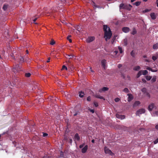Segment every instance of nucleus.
Instances as JSON below:
<instances>
[{
	"mask_svg": "<svg viewBox=\"0 0 158 158\" xmlns=\"http://www.w3.org/2000/svg\"><path fill=\"white\" fill-rule=\"evenodd\" d=\"M103 30L105 33L104 37L106 40L107 41L110 39L112 34L110 28L106 25L103 26Z\"/></svg>",
	"mask_w": 158,
	"mask_h": 158,
	"instance_id": "nucleus-1",
	"label": "nucleus"
},
{
	"mask_svg": "<svg viewBox=\"0 0 158 158\" xmlns=\"http://www.w3.org/2000/svg\"><path fill=\"white\" fill-rule=\"evenodd\" d=\"M145 112V109L142 108L138 110L136 112V115L139 116L140 114L144 113Z\"/></svg>",
	"mask_w": 158,
	"mask_h": 158,
	"instance_id": "nucleus-2",
	"label": "nucleus"
},
{
	"mask_svg": "<svg viewBox=\"0 0 158 158\" xmlns=\"http://www.w3.org/2000/svg\"><path fill=\"white\" fill-rule=\"evenodd\" d=\"M20 67L18 65H16L13 68V71L15 73H17L20 70Z\"/></svg>",
	"mask_w": 158,
	"mask_h": 158,
	"instance_id": "nucleus-3",
	"label": "nucleus"
},
{
	"mask_svg": "<svg viewBox=\"0 0 158 158\" xmlns=\"http://www.w3.org/2000/svg\"><path fill=\"white\" fill-rule=\"evenodd\" d=\"M95 39V38L94 36H89L87 39L86 41L88 43H90L94 40Z\"/></svg>",
	"mask_w": 158,
	"mask_h": 158,
	"instance_id": "nucleus-4",
	"label": "nucleus"
},
{
	"mask_svg": "<svg viewBox=\"0 0 158 158\" xmlns=\"http://www.w3.org/2000/svg\"><path fill=\"white\" fill-rule=\"evenodd\" d=\"M104 151L106 153L110 155H112L113 154L111 151L106 147H105L104 148Z\"/></svg>",
	"mask_w": 158,
	"mask_h": 158,
	"instance_id": "nucleus-5",
	"label": "nucleus"
},
{
	"mask_svg": "<svg viewBox=\"0 0 158 158\" xmlns=\"http://www.w3.org/2000/svg\"><path fill=\"white\" fill-rule=\"evenodd\" d=\"M155 106L153 103H151L149 105L148 107V110L149 111H151L152 109L154 108Z\"/></svg>",
	"mask_w": 158,
	"mask_h": 158,
	"instance_id": "nucleus-6",
	"label": "nucleus"
},
{
	"mask_svg": "<svg viewBox=\"0 0 158 158\" xmlns=\"http://www.w3.org/2000/svg\"><path fill=\"white\" fill-rule=\"evenodd\" d=\"M128 96V97L127 98V100L128 102H130L131 101L133 98V97L132 95L130 94H127Z\"/></svg>",
	"mask_w": 158,
	"mask_h": 158,
	"instance_id": "nucleus-7",
	"label": "nucleus"
},
{
	"mask_svg": "<svg viewBox=\"0 0 158 158\" xmlns=\"http://www.w3.org/2000/svg\"><path fill=\"white\" fill-rule=\"evenodd\" d=\"M101 64L102 66L104 69L106 68V62L105 60H103L101 61Z\"/></svg>",
	"mask_w": 158,
	"mask_h": 158,
	"instance_id": "nucleus-8",
	"label": "nucleus"
},
{
	"mask_svg": "<svg viewBox=\"0 0 158 158\" xmlns=\"http://www.w3.org/2000/svg\"><path fill=\"white\" fill-rule=\"evenodd\" d=\"M109 89L107 87H103L102 89H100L99 92L100 93H102V92L108 90Z\"/></svg>",
	"mask_w": 158,
	"mask_h": 158,
	"instance_id": "nucleus-9",
	"label": "nucleus"
},
{
	"mask_svg": "<svg viewBox=\"0 0 158 158\" xmlns=\"http://www.w3.org/2000/svg\"><path fill=\"white\" fill-rule=\"evenodd\" d=\"M119 9H128L127 7L126 6H125L123 3H121L119 5Z\"/></svg>",
	"mask_w": 158,
	"mask_h": 158,
	"instance_id": "nucleus-10",
	"label": "nucleus"
},
{
	"mask_svg": "<svg viewBox=\"0 0 158 158\" xmlns=\"http://www.w3.org/2000/svg\"><path fill=\"white\" fill-rule=\"evenodd\" d=\"M116 116L117 118L121 119H124L125 117L124 115H120L118 114H116Z\"/></svg>",
	"mask_w": 158,
	"mask_h": 158,
	"instance_id": "nucleus-11",
	"label": "nucleus"
},
{
	"mask_svg": "<svg viewBox=\"0 0 158 158\" xmlns=\"http://www.w3.org/2000/svg\"><path fill=\"white\" fill-rule=\"evenodd\" d=\"M122 30L125 33H127L129 31V28L128 27H124L122 28Z\"/></svg>",
	"mask_w": 158,
	"mask_h": 158,
	"instance_id": "nucleus-12",
	"label": "nucleus"
},
{
	"mask_svg": "<svg viewBox=\"0 0 158 158\" xmlns=\"http://www.w3.org/2000/svg\"><path fill=\"white\" fill-rule=\"evenodd\" d=\"M88 146L86 145L83 148H82L81 150V152L83 153H85L86 152Z\"/></svg>",
	"mask_w": 158,
	"mask_h": 158,
	"instance_id": "nucleus-13",
	"label": "nucleus"
},
{
	"mask_svg": "<svg viewBox=\"0 0 158 158\" xmlns=\"http://www.w3.org/2000/svg\"><path fill=\"white\" fill-rule=\"evenodd\" d=\"M140 102H139V101H135L134 102V104L133 105V108H134V107H136V106H138L140 104Z\"/></svg>",
	"mask_w": 158,
	"mask_h": 158,
	"instance_id": "nucleus-14",
	"label": "nucleus"
},
{
	"mask_svg": "<svg viewBox=\"0 0 158 158\" xmlns=\"http://www.w3.org/2000/svg\"><path fill=\"white\" fill-rule=\"evenodd\" d=\"M150 15L152 19H156V16L154 13H151Z\"/></svg>",
	"mask_w": 158,
	"mask_h": 158,
	"instance_id": "nucleus-15",
	"label": "nucleus"
},
{
	"mask_svg": "<svg viewBox=\"0 0 158 158\" xmlns=\"http://www.w3.org/2000/svg\"><path fill=\"white\" fill-rule=\"evenodd\" d=\"M80 137L77 133H76L74 136V139L75 140L78 141L80 140Z\"/></svg>",
	"mask_w": 158,
	"mask_h": 158,
	"instance_id": "nucleus-16",
	"label": "nucleus"
},
{
	"mask_svg": "<svg viewBox=\"0 0 158 158\" xmlns=\"http://www.w3.org/2000/svg\"><path fill=\"white\" fill-rule=\"evenodd\" d=\"M141 69L140 67L139 66H137L135 67L134 69L133 70L135 71H138Z\"/></svg>",
	"mask_w": 158,
	"mask_h": 158,
	"instance_id": "nucleus-17",
	"label": "nucleus"
},
{
	"mask_svg": "<svg viewBox=\"0 0 158 158\" xmlns=\"http://www.w3.org/2000/svg\"><path fill=\"white\" fill-rule=\"evenodd\" d=\"M152 115L153 116H158V111H156L154 112L152 114Z\"/></svg>",
	"mask_w": 158,
	"mask_h": 158,
	"instance_id": "nucleus-18",
	"label": "nucleus"
},
{
	"mask_svg": "<svg viewBox=\"0 0 158 158\" xmlns=\"http://www.w3.org/2000/svg\"><path fill=\"white\" fill-rule=\"evenodd\" d=\"M95 97L97 98L103 99L104 100H105V99L102 96H100L99 95H95Z\"/></svg>",
	"mask_w": 158,
	"mask_h": 158,
	"instance_id": "nucleus-19",
	"label": "nucleus"
},
{
	"mask_svg": "<svg viewBox=\"0 0 158 158\" xmlns=\"http://www.w3.org/2000/svg\"><path fill=\"white\" fill-rule=\"evenodd\" d=\"M142 74V70L139 71L137 73L136 77L137 78L139 77Z\"/></svg>",
	"mask_w": 158,
	"mask_h": 158,
	"instance_id": "nucleus-20",
	"label": "nucleus"
},
{
	"mask_svg": "<svg viewBox=\"0 0 158 158\" xmlns=\"http://www.w3.org/2000/svg\"><path fill=\"white\" fill-rule=\"evenodd\" d=\"M153 48L154 49H156L158 48V43L154 44L153 46Z\"/></svg>",
	"mask_w": 158,
	"mask_h": 158,
	"instance_id": "nucleus-21",
	"label": "nucleus"
},
{
	"mask_svg": "<svg viewBox=\"0 0 158 158\" xmlns=\"http://www.w3.org/2000/svg\"><path fill=\"white\" fill-rule=\"evenodd\" d=\"M84 95V93L83 92L81 91L79 92V96L80 97L82 98L83 97Z\"/></svg>",
	"mask_w": 158,
	"mask_h": 158,
	"instance_id": "nucleus-22",
	"label": "nucleus"
},
{
	"mask_svg": "<svg viewBox=\"0 0 158 158\" xmlns=\"http://www.w3.org/2000/svg\"><path fill=\"white\" fill-rule=\"evenodd\" d=\"M156 80V76H154L153 77V78L151 80V81L152 82H155Z\"/></svg>",
	"mask_w": 158,
	"mask_h": 158,
	"instance_id": "nucleus-23",
	"label": "nucleus"
},
{
	"mask_svg": "<svg viewBox=\"0 0 158 158\" xmlns=\"http://www.w3.org/2000/svg\"><path fill=\"white\" fill-rule=\"evenodd\" d=\"M123 42L124 43V45L127 46V39H125L123 40Z\"/></svg>",
	"mask_w": 158,
	"mask_h": 158,
	"instance_id": "nucleus-24",
	"label": "nucleus"
},
{
	"mask_svg": "<svg viewBox=\"0 0 158 158\" xmlns=\"http://www.w3.org/2000/svg\"><path fill=\"white\" fill-rule=\"evenodd\" d=\"M148 73V71L146 70H142V74L143 75H146Z\"/></svg>",
	"mask_w": 158,
	"mask_h": 158,
	"instance_id": "nucleus-25",
	"label": "nucleus"
},
{
	"mask_svg": "<svg viewBox=\"0 0 158 158\" xmlns=\"http://www.w3.org/2000/svg\"><path fill=\"white\" fill-rule=\"evenodd\" d=\"M141 2H137L135 3H133V4L135 5L136 6H138L140 5Z\"/></svg>",
	"mask_w": 158,
	"mask_h": 158,
	"instance_id": "nucleus-26",
	"label": "nucleus"
},
{
	"mask_svg": "<svg viewBox=\"0 0 158 158\" xmlns=\"http://www.w3.org/2000/svg\"><path fill=\"white\" fill-rule=\"evenodd\" d=\"M135 52L134 51H132L131 52V55L133 57H135Z\"/></svg>",
	"mask_w": 158,
	"mask_h": 158,
	"instance_id": "nucleus-27",
	"label": "nucleus"
},
{
	"mask_svg": "<svg viewBox=\"0 0 158 158\" xmlns=\"http://www.w3.org/2000/svg\"><path fill=\"white\" fill-rule=\"evenodd\" d=\"M151 9H146L143 10V13H146L148 12H149L151 11Z\"/></svg>",
	"mask_w": 158,
	"mask_h": 158,
	"instance_id": "nucleus-28",
	"label": "nucleus"
},
{
	"mask_svg": "<svg viewBox=\"0 0 158 158\" xmlns=\"http://www.w3.org/2000/svg\"><path fill=\"white\" fill-rule=\"evenodd\" d=\"M8 7V5H4L3 7V9L4 10H6Z\"/></svg>",
	"mask_w": 158,
	"mask_h": 158,
	"instance_id": "nucleus-29",
	"label": "nucleus"
},
{
	"mask_svg": "<svg viewBox=\"0 0 158 158\" xmlns=\"http://www.w3.org/2000/svg\"><path fill=\"white\" fill-rule=\"evenodd\" d=\"M152 77L151 76H146V80L148 81H149L151 80Z\"/></svg>",
	"mask_w": 158,
	"mask_h": 158,
	"instance_id": "nucleus-30",
	"label": "nucleus"
},
{
	"mask_svg": "<svg viewBox=\"0 0 158 158\" xmlns=\"http://www.w3.org/2000/svg\"><path fill=\"white\" fill-rule=\"evenodd\" d=\"M55 43V42L53 40H52L51 41L50 43V44L52 45H54Z\"/></svg>",
	"mask_w": 158,
	"mask_h": 158,
	"instance_id": "nucleus-31",
	"label": "nucleus"
},
{
	"mask_svg": "<svg viewBox=\"0 0 158 158\" xmlns=\"http://www.w3.org/2000/svg\"><path fill=\"white\" fill-rule=\"evenodd\" d=\"M136 33V30L135 29H133L131 34L133 35H135Z\"/></svg>",
	"mask_w": 158,
	"mask_h": 158,
	"instance_id": "nucleus-32",
	"label": "nucleus"
},
{
	"mask_svg": "<svg viewBox=\"0 0 158 158\" xmlns=\"http://www.w3.org/2000/svg\"><path fill=\"white\" fill-rule=\"evenodd\" d=\"M118 49L119 51V52L120 53H122L123 52V50L122 49V48L121 47H118Z\"/></svg>",
	"mask_w": 158,
	"mask_h": 158,
	"instance_id": "nucleus-33",
	"label": "nucleus"
},
{
	"mask_svg": "<svg viewBox=\"0 0 158 158\" xmlns=\"http://www.w3.org/2000/svg\"><path fill=\"white\" fill-rule=\"evenodd\" d=\"M123 91L126 93H127L129 92V91L127 88H125L123 89Z\"/></svg>",
	"mask_w": 158,
	"mask_h": 158,
	"instance_id": "nucleus-34",
	"label": "nucleus"
},
{
	"mask_svg": "<svg viewBox=\"0 0 158 158\" xmlns=\"http://www.w3.org/2000/svg\"><path fill=\"white\" fill-rule=\"evenodd\" d=\"M71 36V35H69L67 37V39L69 40L70 43H71L72 42V40L71 39H70L69 38Z\"/></svg>",
	"mask_w": 158,
	"mask_h": 158,
	"instance_id": "nucleus-35",
	"label": "nucleus"
},
{
	"mask_svg": "<svg viewBox=\"0 0 158 158\" xmlns=\"http://www.w3.org/2000/svg\"><path fill=\"white\" fill-rule=\"evenodd\" d=\"M31 74L30 73H27L25 74V76L27 77H29L30 76Z\"/></svg>",
	"mask_w": 158,
	"mask_h": 158,
	"instance_id": "nucleus-36",
	"label": "nucleus"
},
{
	"mask_svg": "<svg viewBox=\"0 0 158 158\" xmlns=\"http://www.w3.org/2000/svg\"><path fill=\"white\" fill-rule=\"evenodd\" d=\"M114 101L116 102H118L120 101V99L119 98H116L114 99Z\"/></svg>",
	"mask_w": 158,
	"mask_h": 158,
	"instance_id": "nucleus-37",
	"label": "nucleus"
},
{
	"mask_svg": "<svg viewBox=\"0 0 158 158\" xmlns=\"http://www.w3.org/2000/svg\"><path fill=\"white\" fill-rule=\"evenodd\" d=\"M141 91L142 92L144 93L146 92V89L145 88H143L142 89Z\"/></svg>",
	"mask_w": 158,
	"mask_h": 158,
	"instance_id": "nucleus-38",
	"label": "nucleus"
},
{
	"mask_svg": "<svg viewBox=\"0 0 158 158\" xmlns=\"http://www.w3.org/2000/svg\"><path fill=\"white\" fill-rule=\"evenodd\" d=\"M65 69L66 70H68V68H67L66 66H65V65H64L63 66H62V69Z\"/></svg>",
	"mask_w": 158,
	"mask_h": 158,
	"instance_id": "nucleus-39",
	"label": "nucleus"
},
{
	"mask_svg": "<svg viewBox=\"0 0 158 158\" xmlns=\"http://www.w3.org/2000/svg\"><path fill=\"white\" fill-rule=\"evenodd\" d=\"M158 143V139H156L154 141V143L155 144H156Z\"/></svg>",
	"mask_w": 158,
	"mask_h": 158,
	"instance_id": "nucleus-40",
	"label": "nucleus"
},
{
	"mask_svg": "<svg viewBox=\"0 0 158 158\" xmlns=\"http://www.w3.org/2000/svg\"><path fill=\"white\" fill-rule=\"evenodd\" d=\"M151 71L152 72H156L157 71V70L156 69H152Z\"/></svg>",
	"mask_w": 158,
	"mask_h": 158,
	"instance_id": "nucleus-41",
	"label": "nucleus"
},
{
	"mask_svg": "<svg viewBox=\"0 0 158 158\" xmlns=\"http://www.w3.org/2000/svg\"><path fill=\"white\" fill-rule=\"evenodd\" d=\"M94 104L96 107H97L98 106V103L96 102H94Z\"/></svg>",
	"mask_w": 158,
	"mask_h": 158,
	"instance_id": "nucleus-42",
	"label": "nucleus"
},
{
	"mask_svg": "<svg viewBox=\"0 0 158 158\" xmlns=\"http://www.w3.org/2000/svg\"><path fill=\"white\" fill-rule=\"evenodd\" d=\"M157 57L155 56H153L152 57V59L154 60H156L157 59Z\"/></svg>",
	"mask_w": 158,
	"mask_h": 158,
	"instance_id": "nucleus-43",
	"label": "nucleus"
},
{
	"mask_svg": "<svg viewBox=\"0 0 158 158\" xmlns=\"http://www.w3.org/2000/svg\"><path fill=\"white\" fill-rule=\"evenodd\" d=\"M146 69H147L149 70H150L151 71V69H152L150 67H149L148 66H147Z\"/></svg>",
	"mask_w": 158,
	"mask_h": 158,
	"instance_id": "nucleus-44",
	"label": "nucleus"
},
{
	"mask_svg": "<svg viewBox=\"0 0 158 158\" xmlns=\"http://www.w3.org/2000/svg\"><path fill=\"white\" fill-rule=\"evenodd\" d=\"M87 100L88 101H90L91 100V98L90 97H88L87 98Z\"/></svg>",
	"mask_w": 158,
	"mask_h": 158,
	"instance_id": "nucleus-45",
	"label": "nucleus"
},
{
	"mask_svg": "<svg viewBox=\"0 0 158 158\" xmlns=\"http://www.w3.org/2000/svg\"><path fill=\"white\" fill-rule=\"evenodd\" d=\"M48 135V134L46 133H43V136L44 137L47 136Z\"/></svg>",
	"mask_w": 158,
	"mask_h": 158,
	"instance_id": "nucleus-46",
	"label": "nucleus"
},
{
	"mask_svg": "<svg viewBox=\"0 0 158 158\" xmlns=\"http://www.w3.org/2000/svg\"><path fill=\"white\" fill-rule=\"evenodd\" d=\"M118 68H121L122 67V65L121 64H119L118 65Z\"/></svg>",
	"mask_w": 158,
	"mask_h": 158,
	"instance_id": "nucleus-47",
	"label": "nucleus"
},
{
	"mask_svg": "<svg viewBox=\"0 0 158 158\" xmlns=\"http://www.w3.org/2000/svg\"><path fill=\"white\" fill-rule=\"evenodd\" d=\"M147 97H148L149 98H150V94H149V93H147Z\"/></svg>",
	"mask_w": 158,
	"mask_h": 158,
	"instance_id": "nucleus-48",
	"label": "nucleus"
},
{
	"mask_svg": "<svg viewBox=\"0 0 158 158\" xmlns=\"http://www.w3.org/2000/svg\"><path fill=\"white\" fill-rule=\"evenodd\" d=\"M37 18H35V19H34L33 20V21L34 22V23H35V22L36 21V20H37ZM35 24H37V23H34Z\"/></svg>",
	"mask_w": 158,
	"mask_h": 158,
	"instance_id": "nucleus-49",
	"label": "nucleus"
},
{
	"mask_svg": "<svg viewBox=\"0 0 158 158\" xmlns=\"http://www.w3.org/2000/svg\"><path fill=\"white\" fill-rule=\"evenodd\" d=\"M83 146H84V145H80L79 148H83Z\"/></svg>",
	"mask_w": 158,
	"mask_h": 158,
	"instance_id": "nucleus-50",
	"label": "nucleus"
},
{
	"mask_svg": "<svg viewBox=\"0 0 158 158\" xmlns=\"http://www.w3.org/2000/svg\"><path fill=\"white\" fill-rule=\"evenodd\" d=\"M142 81H143V82H144V83H145V82H146V80H145V79H142Z\"/></svg>",
	"mask_w": 158,
	"mask_h": 158,
	"instance_id": "nucleus-51",
	"label": "nucleus"
},
{
	"mask_svg": "<svg viewBox=\"0 0 158 158\" xmlns=\"http://www.w3.org/2000/svg\"><path fill=\"white\" fill-rule=\"evenodd\" d=\"M90 111L93 113L94 112V110H90Z\"/></svg>",
	"mask_w": 158,
	"mask_h": 158,
	"instance_id": "nucleus-52",
	"label": "nucleus"
},
{
	"mask_svg": "<svg viewBox=\"0 0 158 158\" xmlns=\"http://www.w3.org/2000/svg\"><path fill=\"white\" fill-rule=\"evenodd\" d=\"M155 127L156 129L158 130V124L156 125Z\"/></svg>",
	"mask_w": 158,
	"mask_h": 158,
	"instance_id": "nucleus-53",
	"label": "nucleus"
},
{
	"mask_svg": "<svg viewBox=\"0 0 158 158\" xmlns=\"http://www.w3.org/2000/svg\"><path fill=\"white\" fill-rule=\"evenodd\" d=\"M89 69L91 72H93V71L91 67H89Z\"/></svg>",
	"mask_w": 158,
	"mask_h": 158,
	"instance_id": "nucleus-54",
	"label": "nucleus"
},
{
	"mask_svg": "<svg viewBox=\"0 0 158 158\" xmlns=\"http://www.w3.org/2000/svg\"><path fill=\"white\" fill-rule=\"evenodd\" d=\"M114 52L115 53V54H116L118 53V52L117 51H114Z\"/></svg>",
	"mask_w": 158,
	"mask_h": 158,
	"instance_id": "nucleus-55",
	"label": "nucleus"
},
{
	"mask_svg": "<svg viewBox=\"0 0 158 158\" xmlns=\"http://www.w3.org/2000/svg\"><path fill=\"white\" fill-rule=\"evenodd\" d=\"M129 6L130 7V8H129V10H130L131 8L132 7V6L130 4H129Z\"/></svg>",
	"mask_w": 158,
	"mask_h": 158,
	"instance_id": "nucleus-56",
	"label": "nucleus"
},
{
	"mask_svg": "<svg viewBox=\"0 0 158 158\" xmlns=\"http://www.w3.org/2000/svg\"><path fill=\"white\" fill-rule=\"evenodd\" d=\"M50 58H48V60H47V62H48V63L50 61Z\"/></svg>",
	"mask_w": 158,
	"mask_h": 158,
	"instance_id": "nucleus-57",
	"label": "nucleus"
},
{
	"mask_svg": "<svg viewBox=\"0 0 158 158\" xmlns=\"http://www.w3.org/2000/svg\"><path fill=\"white\" fill-rule=\"evenodd\" d=\"M94 6L95 7H97V8H100V7L99 6H97L96 5H94Z\"/></svg>",
	"mask_w": 158,
	"mask_h": 158,
	"instance_id": "nucleus-58",
	"label": "nucleus"
},
{
	"mask_svg": "<svg viewBox=\"0 0 158 158\" xmlns=\"http://www.w3.org/2000/svg\"><path fill=\"white\" fill-rule=\"evenodd\" d=\"M143 57L144 58H146L147 57V56L146 55H144Z\"/></svg>",
	"mask_w": 158,
	"mask_h": 158,
	"instance_id": "nucleus-59",
	"label": "nucleus"
},
{
	"mask_svg": "<svg viewBox=\"0 0 158 158\" xmlns=\"http://www.w3.org/2000/svg\"><path fill=\"white\" fill-rule=\"evenodd\" d=\"M91 142L93 143H94V139H92L91 141Z\"/></svg>",
	"mask_w": 158,
	"mask_h": 158,
	"instance_id": "nucleus-60",
	"label": "nucleus"
},
{
	"mask_svg": "<svg viewBox=\"0 0 158 158\" xmlns=\"http://www.w3.org/2000/svg\"><path fill=\"white\" fill-rule=\"evenodd\" d=\"M127 77V78H128V80H130V77L129 76H128Z\"/></svg>",
	"mask_w": 158,
	"mask_h": 158,
	"instance_id": "nucleus-61",
	"label": "nucleus"
},
{
	"mask_svg": "<svg viewBox=\"0 0 158 158\" xmlns=\"http://www.w3.org/2000/svg\"><path fill=\"white\" fill-rule=\"evenodd\" d=\"M145 61H147V62H149V60H148V59H146V60H145Z\"/></svg>",
	"mask_w": 158,
	"mask_h": 158,
	"instance_id": "nucleus-62",
	"label": "nucleus"
},
{
	"mask_svg": "<svg viewBox=\"0 0 158 158\" xmlns=\"http://www.w3.org/2000/svg\"><path fill=\"white\" fill-rule=\"evenodd\" d=\"M135 0H131V2H134V1H135Z\"/></svg>",
	"mask_w": 158,
	"mask_h": 158,
	"instance_id": "nucleus-63",
	"label": "nucleus"
},
{
	"mask_svg": "<svg viewBox=\"0 0 158 158\" xmlns=\"http://www.w3.org/2000/svg\"><path fill=\"white\" fill-rule=\"evenodd\" d=\"M156 6L157 7H158V2H156Z\"/></svg>",
	"mask_w": 158,
	"mask_h": 158,
	"instance_id": "nucleus-64",
	"label": "nucleus"
}]
</instances>
